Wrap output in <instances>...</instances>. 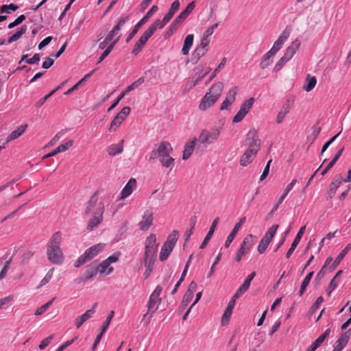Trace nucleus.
<instances>
[{
  "instance_id": "nucleus-1",
  "label": "nucleus",
  "mask_w": 351,
  "mask_h": 351,
  "mask_svg": "<svg viewBox=\"0 0 351 351\" xmlns=\"http://www.w3.org/2000/svg\"><path fill=\"white\" fill-rule=\"evenodd\" d=\"M104 210V204L99 202L98 192L96 191L90 197L84 211L86 215H90L86 225L87 230L91 231L102 222Z\"/></svg>"
},
{
  "instance_id": "nucleus-2",
  "label": "nucleus",
  "mask_w": 351,
  "mask_h": 351,
  "mask_svg": "<svg viewBox=\"0 0 351 351\" xmlns=\"http://www.w3.org/2000/svg\"><path fill=\"white\" fill-rule=\"evenodd\" d=\"M173 152L171 144L167 141H162L152 149L149 156V160L158 158L162 166L167 168H173L174 166V158L170 154Z\"/></svg>"
},
{
  "instance_id": "nucleus-3",
  "label": "nucleus",
  "mask_w": 351,
  "mask_h": 351,
  "mask_svg": "<svg viewBox=\"0 0 351 351\" xmlns=\"http://www.w3.org/2000/svg\"><path fill=\"white\" fill-rule=\"evenodd\" d=\"M62 240V233L56 232L51 236L49 241L47 255L48 260L53 264L59 265L64 261L63 252L60 247Z\"/></svg>"
},
{
  "instance_id": "nucleus-4",
  "label": "nucleus",
  "mask_w": 351,
  "mask_h": 351,
  "mask_svg": "<svg viewBox=\"0 0 351 351\" xmlns=\"http://www.w3.org/2000/svg\"><path fill=\"white\" fill-rule=\"evenodd\" d=\"M105 244L104 243H97L95 244L88 249H87L83 254H82L75 263V267H79L82 265L86 263V262L92 260L95 258L99 253L104 250L105 247Z\"/></svg>"
},
{
  "instance_id": "nucleus-5",
  "label": "nucleus",
  "mask_w": 351,
  "mask_h": 351,
  "mask_svg": "<svg viewBox=\"0 0 351 351\" xmlns=\"http://www.w3.org/2000/svg\"><path fill=\"white\" fill-rule=\"evenodd\" d=\"M221 131V128L202 130L198 137L199 143L204 145L213 144L218 140Z\"/></svg>"
},
{
  "instance_id": "nucleus-6",
  "label": "nucleus",
  "mask_w": 351,
  "mask_h": 351,
  "mask_svg": "<svg viewBox=\"0 0 351 351\" xmlns=\"http://www.w3.org/2000/svg\"><path fill=\"white\" fill-rule=\"evenodd\" d=\"M156 236L154 234L149 235L145 242V256L143 260L155 261L158 251Z\"/></svg>"
},
{
  "instance_id": "nucleus-7",
  "label": "nucleus",
  "mask_w": 351,
  "mask_h": 351,
  "mask_svg": "<svg viewBox=\"0 0 351 351\" xmlns=\"http://www.w3.org/2000/svg\"><path fill=\"white\" fill-rule=\"evenodd\" d=\"M162 288L158 285L152 293L150 295L148 302L147 304V312L144 315V317H146L148 313H151V317L153 314L156 311L158 308L159 304L161 302V298L160 297V293L162 292Z\"/></svg>"
},
{
  "instance_id": "nucleus-8",
  "label": "nucleus",
  "mask_w": 351,
  "mask_h": 351,
  "mask_svg": "<svg viewBox=\"0 0 351 351\" xmlns=\"http://www.w3.org/2000/svg\"><path fill=\"white\" fill-rule=\"evenodd\" d=\"M256 237L252 234H247L243 240L239 250L235 256V261L239 262L244 255H245L254 245Z\"/></svg>"
},
{
  "instance_id": "nucleus-9",
  "label": "nucleus",
  "mask_w": 351,
  "mask_h": 351,
  "mask_svg": "<svg viewBox=\"0 0 351 351\" xmlns=\"http://www.w3.org/2000/svg\"><path fill=\"white\" fill-rule=\"evenodd\" d=\"M254 103V99L250 97L247 100L245 101L240 106L239 112L232 118L233 123L241 122L245 115L248 113L250 110L252 108Z\"/></svg>"
},
{
  "instance_id": "nucleus-10",
  "label": "nucleus",
  "mask_w": 351,
  "mask_h": 351,
  "mask_svg": "<svg viewBox=\"0 0 351 351\" xmlns=\"http://www.w3.org/2000/svg\"><path fill=\"white\" fill-rule=\"evenodd\" d=\"M157 10L158 6L156 5H153L149 9V10L146 13V14L136 24L132 32L127 37L125 40L126 43H129L132 40L134 35L138 32L139 28L141 26H143Z\"/></svg>"
},
{
  "instance_id": "nucleus-11",
  "label": "nucleus",
  "mask_w": 351,
  "mask_h": 351,
  "mask_svg": "<svg viewBox=\"0 0 351 351\" xmlns=\"http://www.w3.org/2000/svg\"><path fill=\"white\" fill-rule=\"evenodd\" d=\"M130 112V108L125 106L122 108L121 112H119L114 118L112 121L110 123L109 131L114 132L123 123V121L126 119V117L129 115Z\"/></svg>"
},
{
  "instance_id": "nucleus-12",
  "label": "nucleus",
  "mask_w": 351,
  "mask_h": 351,
  "mask_svg": "<svg viewBox=\"0 0 351 351\" xmlns=\"http://www.w3.org/2000/svg\"><path fill=\"white\" fill-rule=\"evenodd\" d=\"M246 142L248 145V149H252L253 151L258 152L261 147V140L255 129H251L247 132L246 135Z\"/></svg>"
},
{
  "instance_id": "nucleus-13",
  "label": "nucleus",
  "mask_w": 351,
  "mask_h": 351,
  "mask_svg": "<svg viewBox=\"0 0 351 351\" xmlns=\"http://www.w3.org/2000/svg\"><path fill=\"white\" fill-rule=\"evenodd\" d=\"M291 32V29L287 27L280 34L278 38L274 43L271 49L269 50L273 54L276 53L282 48L283 44L287 40Z\"/></svg>"
},
{
  "instance_id": "nucleus-14",
  "label": "nucleus",
  "mask_w": 351,
  "mask_h": 351,
  "mask_svg": "<svg viewBox=\"0 0 351 351\" xmlns=\"http://www.w3.org/2000/svg\"><path fill=\"white\" fill-rule=\"evenodd\" d=\"M238 88L234 86L229 90L226 93V98L222 102L220 110H225L229 109L230 106L234 102L237 94Z\"/></svg>"
},
{
  "instance_id": "nucleus-15",
  "label": "nucleus",
  "mask_w": 351,
  "mask_h": 351,
  "mask_svg": "<svg viewBox=\"0 0 351 351\" xmlns=\"http://www.w3.org/2000/svg\"><path fill=\"white\" fill-rule=\"evenodd\" d=\"M153 213L150 210H146L142 216L141 221L138 223L139 228L143 231L147 230L153 224Z\"/></svg>"
},
{
  "instance_id": "nucleus-16",
  "label": "nucleus",
  "mask_w": 351,
  "mask_h": 351,
  "mask_svg": "<svg viewBox=\"0 0 351 351\" xmlns=\"http://www.w3.org/2000/svg\"><path fill=\"white\" fill-rule=\"evenodd\" d=\"M209 43L200 40V43L196 47L192 54V61L197 63L198 60L205 55Z\"/></svg>"
},
{
  "instance_id": "nucleus-17",
  "label": "nucleus",
  "mask_w": 351,
  "mask_h": 351,
  "mask_svg": "<svg viewBox=\"0 0 351 351\" xmlns=\"http://www.w3.org/2000/svg\"><path fill=\"white\" fill-rule=\"evenodd\" d=\"M136 186V181L134 178H130L124 188L122 189L120 196L119 197V200L125 199L129 195L132 194Z\"/></svg>"
},
{
  "instance_id": "nucleus-18",
  "label": "nucleus",
  "mask_w": 351,
  "mask_h": 351,
  "mask_svg": "<svg viewBox=\"0 0 351 351\" xmlns=\"http://www.w3.org/2000/svg\"><path fill=\"white\" fill-rule=\"evenodd\" d=\"M245 220H246V217H243L235 224L232 232L230 233V234L227 237V239L225 243V247L228 248L230 246V245L231 244L232 241L234 239L238 231L241 228L242 225L245 223Z\"/></svg>"
},
{
  "instance_id": "nucleus-19",
  "label": "nucleus",
  "mask_w": 351,
  "mask_h": 351,
  "mask_svg": "<svg viewBox=\"0 0 351 351\" xmlns=\"http://www.w3.org/2000/svg\"><path fill=\"white\" fill-rule=\"evenodd\" d=\"M256 276V273L252 272L245 280L244 282L240 286V287L237 289V292L234 293V298H240L244 293L247 291L250 286V283L252 280L254 279Z\"/></svg>"
},
{
  "instance_id": "nucleus-20",
  "label": "nucleus",
  "mask_w": 351,
  "mask_h": 351,
  "mask_svg": "<svg viewBox=\"0 0 351 351\" xmlns=\"http://www.w3.org/2000/svg\"><path fill=\"white\" fill-rule=\"evenodd\" d=\"M223 83L221 82H217L215 83L209 89V91L206 93L210 95L216 101L220 97L223 90Z\"/></svg>"
},
{
  "instance_id": "nucleus-21",
  "label": "nucleus",
  "mask_w": 351,
  "mask_h": 351,
  "mask_svg": "<svg viewBox=\"0 0 351 351\" xmlns=\"http://www.w3.org/2000/svg\"><path fill=\"white\" fill-rule=\"evenodd\" d=\"M305 230H306V226L301 227L300 229L299 230L296 237H295V239L291 245V247L289 249L288 252L286 254L287 258H289L290 256L293 253L294 250H295L298 245L299 244V243L301 240V238L305 232Z\"/></svg>"
},
{
  "instance_id": "nucleus-22",
  "label": "nucleus",
  "mask_w": 351,
  "mask_h": 351,
  "mask_svg": "<svg viewBox=\"0 0 351 351\" xmlns=\"http://www.w3.org/2000/svg\"><path fill=\"white\" fill-rule=\"evenodd\" d=\"M300 41L298 39L293 40L291 45L287 48L286 51L284 54V57L289 61L295 54L300 46Z\"/></svg>"
},
{
  "instance_id": "nucleus-23",
  "label": "nucleus",
  "mask_w": 351,
  "mask_h": 351,
  "mask_svg": "<svg viewBox=\"0 0 351 351\" xmlns=\"http://www.w3.org/2000/svg\"><path fill=\"white\" fill-rule=\"evenodd\" d=\"M342 177L340 175H337L333 178V180L329 186L328 191H327L328 198L331 199L335 194L336 191L339 188L340 184L342 182Z\"/></svg>"
},
{
  "instance_id": "nucleus-24",
  "label": "nucleus",
  "mask_w": 351,
  "mask_h": 351,
  "mask_svg": "<svg viewBox=\"0 0 351 351\" xmlns=\"http://www.w3.org/2000/svg\"><path fill=\"white\" fill-rule=\"evenodd\" d=\"M73 141L72 140H69L66 143L60 145L53 151L45 155L43 157V158L46 159V158L54 156L56 154H58V153L64 152L66 151L67 149H69L73 145Z\"/></svg>"
},
{
  "instance_id": "nucleus-25",
  "label": "nucleus",
  "mask_w": 351,
  "mask_h": 351,
  "mask_svg": "<svg viewBox=\"0 0 351 351\" xmlns=\"http://www.w3.org/2000/svg\"><path fill=\"white\" fill-rule=\"evenodd\" d=\"M257 152L253 151L252 149H247L242 155L240 160V165L243 167L247 166L254 159Z\"/></svg>"
},
{
  "instance_id": "nucleus-26",
  "label": "nucleus",
  "mask_w": 351,
  "mask_h": 351,
  "mask_svg": "<svg viewBox=\"0 0 351 351\" xmlns=\"http://www.w3.org/2000/svg\"><path fill=\"white\" fill-rule=\"evenodd\" d=\"M292 104L293 101L288 99L287 102L283 104L276 117V123L278 124H280L283 121L285 116L289 112Z\"/></svg>"
},
{
  "instance_id": "nucleus-27",
  "label": "nucleus",
  "mask_w": 351,
  "mask_h": 351,
  "mask_svg": "<svg viewBox=\"0 0 351 351\" xmlns=\"http://www.w3.org/2000/svg\"><path fill=\"white\" fill-rule=\"evenodd\" d=\"M216 101H217L210 95L206 93L201 99V101L199 104V109L202 111H204L210 108Z\"/></svg>"
},
{
  "instance_id": "nucleus-28",
  "label": "nucleus",
  "mask_w": 351,
  "mask_h": 351,
  "mask_svg": "<svg viewBox=\"0 0 351 351\" xmlns=\"http://www.w3.org/2000/svg\"><path fill=\"white\" fill-rule=\"evenodd\" d=\"M197 139L193 138L192 140L186 143L184 149L183 151L182 159L187 160L191 156L196 145Z\"/></svg>"
},
{
  "instance_id": "nucleus-29",
  "label": "nucleus",
  "mask_w": 351,
  "mask_h": 351,
  "mask_svg": "<svg viewBox=\"0 0 351 351\" xmlns=\"http://www.w3.org/2000/svg\"><path fill=\"white\" fill-rule=\"evenodd\" d=\"M219 217H216L213 220L212 225L209 229L208 232L207 233L204 241H202V244L200 245V247H199L200 249H204L206 246L208 241L213 237V233H214L215 228H216L217 224L219 223Z\"/></svg>"
},
{
  "instance_id": "nucleus-30",
  "label": "nucleus",
  "mask_w": 351,
  "mask_h": 351,
  "mask_svg": "<svg viewBox=\"0 0 351 351\" xmlns=\"http://www.w3.org/2000/svg\"><path fill=\"white\" fill-rule=\"evenodd\" d=\"M97 269L101 276H108L113 271V267L105 260L96 265Z\"/></svg>"
},
{
  "instance_id": "nucleus-31",
  "label": "nucleus",
  "mask_w": 351,
  "mask_h": 351,
  "mask_svg": "<svg viewBox=\"0 0 351 351\" xmlns=\"http://www.w3.org/2000/svg\"><path fill=\"white\" fill-rule=\"evenodd\" d=\"M27 128V124L20 125L16 130L12 131L7 137L5 143L15 140L20 137L25 131Z\"/></svg>"
},
{
  "instance_id": "nucleus-32",
  "label": "nucleus",
  "mask_w": 351,
  "mask_h": 351,
  "mask_svg": "<svg viewBox=\"0 0 351 351\" xmlns=\"http://www.w3.org/2000/svg\"><path fill=\"white\" fill-rule=\"evenodd\" d=\"M351 250V244H348L345 248L339 253V254L337 256L332 264L329 267V269L332 271L334 270L337 266L340 263V262L343 260L344 256L348 254V252Z\"/></svg>"
},
{
  "instance_id": "nucleus-33",
  "label": "nucleus",
  "mask_w": 351,
  "mask_h": 351,
  "mask_svg": "<svg viewBox=\"0 0 351 351\" xmlns=\"http://www.w3.org/2000/svg\"><path fill=\"white\" fill-rule=\"evenodd\" d=\"M123 143L124 140H121L120 143L117 144H112L107 148L108 154L111 156H115L116 154H120L123 150Z\"/></svg>"
},
{
  "instance_id": "nucleus-34",
  "label": "nucleus",
  "mask_w": 351,
  "mask_h": 351,
  "mask_svg": "<svg viewBox=\"0 0 351 351\" xmlns=\"http://www.w3.org/2000/svg\"><path fill=\"white\" fill-rule=\"evenodd\" d=\"M193 40H194V36L193 34H189L186 36L184 45L182 49V53L184 56H186L189 54V51L193 46Z\"/></svg>"
},
{
  "instance_id": "nucleus-35",
  "label": "nucleus",
  "mask_w": 351,
  "mask_h": 351,
  "mask_svg": "<svg viewBox=\"0 0 351 351\" xmlns=\"http://www.w3.org/2000/svg\"><path fill=\"white\" fill-rule=\"evenodd\" d=\"M121 37V35H119L116 38L114 39V40L110 44V45L106 49V50L103 52L101 56L99 57V60L97 63L101 62L112 51L113 47L114 45L117 43L119 38Z\"/></svg>"
},
{
  "instance_id": "nucleus-36",
  "label": "nucleus",
  "mask_w": 351,
  "mask_h": 351,
  "mask_svg": "<svg viewBox=\"0 0 351 351\" xmlns=\"http://www.w3.org/2000/svg\"><path fill=\"white\" fill-rule=\"evenodd\" d=\"M275 55L273 54L271 52H270L269 51H267L263 56V58H262V60L260 63V67L262 69H265L266 68H267L269 65L271 64L272 63V60H271V58L273 56H274Z\"/></svg>"
},
{
  "instance_id": "nucleus-37",
  "label": "nucleus",
  "mask_w": 351,
  "mask_h": 351,
  "mask_svg": "<svg viewBox=\"0 0 351 351\" xmlns=\"http://www.w3.org/2000/svg\"><path fill=\"white\" fill-rule=\"evenodd\" d=\"M66 83V81L63 82L60 85L58 86L56 88L52 90L49 93H48L47 95H45L44 97L39 99L36 104V107L39 108L42 106L45 102L51 97L52 96L57 90H58L60 88H61L64 84Z\"/></svg>"
},
{
  "instance_id": "nucleus-38",
  "label": "nucleus",
  "mask_w": 351,
  "mask_h": 351,
  "mask_svg": "<svg viewBox=\"0 0 351 351\" xmlns=\"http://www.w3.org/2000/svg\"><path fill=\"white\" fill-rule=\"evenodd\" d=\"M316 77L314 76H311L310 74H308L306 77V84H304L303 88L306 92H309L314 88V87L316 85Z\"/></svg>"
},
{
  "instance_id": "nucleus-39",
  "label": "nucleus",
  "mask_w": 351,
  "mask_h": 351,
  "mask_svg": "<svg viewBox=\"0 0 351 351\" xmlns=\"http://www.w3.org/2000/svg\"><path fill=\"white\" fill-rule=\"evenodd\" d=\"M173 249V247L164 243L160 250V255H159L160 261L162 262V261H165V260H167V258L169 257V256L170 255V254L171 253Z\"/></svg>"
},
{
  "instance_id": "nucleus-40",
  "label": "nucleus",
  "mask_w": 351,
  "mask_h": 351,
  "mask_svg": "<svg viewBox=\"0 0 351 351\" xmlns=\"http://www.w3.org/2000/svg\"><path fill=\"white\" fill-rule=\"evenodd\" d=\"M26 25H22L16 33L8 38L7 43L10 44L18 40L26 32Z\"/></svg>"
},
{
  "instance_id": "nucleus-41",
  "label": "nucleus",
  "mask_w": 351,
  "mask_h": 351,
  "mask_svg": "<svg viewBox=\"0 0 351 351\" xmlns=\"http://www.w3.org/2000/svg\"><path fill=\"white\" fill-rule=\"evenodd\" d=\"M203 65H199L195 69V73L191 78L196 82L197 84L206 75V73H203Z\"/></svg>"
},
{
  "instance_id": "nucleus-42",
  "label": "nucleus",
  "mask_w": 351,
  "mask_h": 351,
  "mask_svg": "<svg viewBox=\"0 0 351 351\" xmlns=\"http://www.w3.org/2000/svg\"><path fill=\"white\" fill-rule=\"evenodd\" d=\"M97 273H99V272H98V270L97 269L96 265L93 264V263L89 265L87 267L86 271H85V274H84L85 279L84 280H88L89 279L95 277Z\"/></svg>"
},
{
  "instance_id": "nucleus-43",
  "label": "nucleus",
  "mask_w": 351,
  "mask_h": 351,
  "mask_svg": "<svg viewBox=\"0 0 351 351\" xmlns=\"http://www.w3.org/2000/svg\"><path fill=\"white\" fill-rule=\"evenodd\" d=\"M218 27V23H215L212 26L208 27L203 33L201 38L202 41L210 43V36L213 34L214 30Z\"/></svg>"
},
{
  "instance_id": "nucleus-44",
  "label": "nucleus",
  "mask_w": 351,
  "mask_h": 351,
  "mask_svg": "<svg viewBox=\"0 0 351 351\" xmlns=\"http://www.w3.org/2000/svg\"><path fill=\"white\" fill-rule=\"evenodd\" d=\"M178 235L179 232L178 230H173L171 233L167 237V239L164 243L167 245H170L172 247H174L178 239Z\"/></svg>"
},
{
  "instance_id": "nucleus-45",
  "label": "nucleus",
  "mask_w": 351,
  "mask_h": 351,
  "mask_svg": "<svg viewBox=\"0 0 351 351\" xmlns=\"http://www.w3.org/2000/svg\"><path fill=\"white\" fill-rule=\"evenodd\" d=\"M157 28V26L154 23L152 24L151 26L143 34L141 38L147 42L154 34Z\"/></svg>"
},
{
  "instance_id": "nucleus-46",
  "label": "nucleus",
  "mask_w": 351,
  "mask_h": 351,
  "mask_svg": "<svg viewBox=\"0 0 351 351\" xmlns=\"http://www.w3.org/2000/svg\"><path fill=\"white\" fill-rule=\"evenodd\" d=\"M147 42L145 40H144L143 38H140L137 41L136 43H135L134 46V48L132 51V53L136 56L137 54L139 53V52L143 49V48L144 47L145 43Z\"/></svg>"
},
{
  "instance_id": "nucleus-47",
  "label": "nucleus",
  "mask_w": 351,
  "mask_h": 351,
  "mask_svg": "<svg viewBox=\"0 0 351 351\" xmlns=\"http://www.w3.org/2000/svg\"><path fill=\"white\" fill-rule=\"evenodd\" d=\"M173 14L168 12L162 19V21L157 20L154 23L157 26L158 28L162 29L173 17Z\"/></svg>"
},
{
  "instance_id": "nucleus-48",
  "label": "nucleus",
  "mask_w": 351,
  "mask_h": 351,
  "mask_svg": "<svg viewBox=\"0 0 351 351\" xmlns=\"http://www.w3.org/2000/svg\"><path fill=\"white\" fill-rule=\"evenodd\" d=\"M144 82H145L144 77H139L138 80H136L133 83H132L130 86H128L125 88V90L124 91H123V93H125V95L127 93L132 91V90L140 86Z\"/></svg>"
},
{
  "instance_id": "nucleus-49",
  "label": "nucleus",
  "mask_w": 351,
  "mask_h": 351,
  "mask_svg": "<svg viewBox=\"0 0 351 351\" xmlns=\"http://www.w3.org/2000/svg\"><path fill=\"white\" fill-rule=\"evenodd\" d=\"M270 242H271V241H269V239H267L263 237L261 239V240L260 241L259 244L258 245V247H257L258 252L260 254H263L266 251Z\"/></svg>"
},
{
  "instance_id": "nucleus-50",
  "label": "nucleus",
  "mask_w": 351,
  "mask_h": 351,
  "mask_svg": "<svg viewBox=\"0 0 351 351\" xmlns=\"http://www.w3.org/2000/svg\"><path fill=\"white\" fill-rule=\"evenodd\" d=\"M143 261H144L145 266L146 267V270L144 272V276H145V278H149V276H150V274L153 270L154 264L155 261H149V260H143Z\"/></svg>"
},
{
  "instance_id": "nucleus-51",
  "label": "nucleus",
  "mask_w": 351,
  "mask_h": 351,
  "mask_svg": "<svg viewBox=\"0 0 351 351\" xmlns=\"http://www.w3.org/2000/svg\"><path fill=\"white\" fill-rule=\"evenodd\" d=\"M232 311L233 310L230 309L229 308L226 307V308L222 315V317H221V324L223 326L226 325L229 322L230 318L232 313Z\"/></svg>"
},
{
  "instance_id": "nucleus-52",
  "label": "nucleus",
  "mask_w": 351,
  "mask_h": 351,
  "mask_svg": "<svg viewBox=\"0 0 351 351\" xmlns=\"http://www.w3.org/2000/svg\"><path fill=\"white\" fill-rule=\"evenodd\" d=\"M195 7V1H192L188 4L186 8L180 13L182 16H183L185 19H186L189 15L192 12Z\"/></svg>"
},
{
  "instance_id": "nucleus-53",
  "label": "nucleus",
  "mask_w": 351,
  "mask_h": 351,
  "mask_svg": "<svg viewBox=\"0 0 351 351\" xmlns=\"http://www.w3.org/2000/svg\"><path fill=\"white\" fill-rule=\"evenodd\" d=\"M278 228V225H274L272 226L268 230L267 232L265 233V234L264 235V237H265L266 239H269V241H271L274 236L275 235L277 230Z\"/></svg>"
},
{
  "instance_id": "nucleus-54",
  "label": "nucleus",
  "mask_w": 351,
  "mask_h": 351,
  "mask_svg": "<svg viewBox=\"0 0 351 351\" xmlns=\"http://www.w3.org/2000/svg\"><path fill=\"white\" fill-rule=\"evenodd\" d=\"M97 306V303H95L91 308L87 310L82 315L86 322L91 318L92 316L95 314Z\"/></svg>"
},
{
  "instance_id": "nucleus-55",
  "label": "nucleus",
  "mask_w": 351,
  "mask_h": 351,
  "mask_svg": "<svg viewBox=\"0 0 351 351\" xmlns=\"http://www.w3.org/2000/svg\"><path fill=\"white\" fill-rule=\"evenodd\" d=\"M53 271H54L53 268L50 269L48 271V272L47 273L45 276L40 281L39 287H43L44 285H45L51 280L52 276H53Z\"/></svg>"
},
{
  "instance_id": "nucleus-56",
  "label": "nucleus",
  "mask_w": 351,
  "mask_h": 351,
  "mask_svg": "<svg viewBox=\"0 0 351 351\" xmlns=\"http://www.w3.org/2000/svg\"><path fill=\"white\" fill-rule=\"evenodd\" d=\"M54 338V335H51L48 336L47 338L44 339L40 343L38 348L40 350H44L45 348H47L51 342V341Z\"/></svg>"
},
{
  "instance_id": "nucleus-57",
  "label": "nucleus",
  "mask_w": 351,
  "mask_h": 351,
  "mask_svg": "<svg viewBox=\"0 0 351 351\" xmlns=\"http://www.w3.org/2000/svg\"><path fill=\"white\" fill-rule=\"evenodd\" d=\"M18 8H19V7L13 3H10L9 5H3L1 7V13H9V10L14 12Z\"/></svg>"
},
{
  "instance_id": "nucleus-58",
  "label": "nucleus",
  "mask_w": 351,
  "mask_h": 351,
  "mask_svg": "<svg viewBox=\"0 0 351 351\" xmlns=\"http://www.w3.org/2000/svg\"><path fill=\"white\" fill-rule=\"evenodd\" d=\"M113 316H114V311H111L107 316L106 321L104 322V323L103 324V326H101V330H102V332H105L107 330Z\"/></svg>"
},
{
  "instance_id": "nucleus-59",
  "label": "nucleus",
  "mask_w": 351,
  "mask_h": 351,
  "mask_svg": "<svg viewBox=\"0 0 351 351\" xmlns=\"http://www.w3.org/2000/svg\"><path fill=\"white\" fill-rule=\"evenodd\" d=\"M25 19V16L24 14H21L19 16H18L12 23H10L8 27L9 29H12L14 27L20 25L23 21Z\"/></svg>"
},
{
  "instance_id": "nucleus-60",
  "label": "nucleus",
  "mask_w": 351,
  "mask_h": 351,
  "mask_svg": "<svg viewBox=\"0 0 351 351\" xmlns=\"http://www.w3.org/2000/svg\"><path fill=\"white\" fill-rule=\"evenodd\" d=\"M221 254H219L217 257L215 258V261L213 263V264L212 265L211 267H210V270L207 276V278H211V276L213 275V274L215 273V265H217L219 263V262L221 260Z\"/></svg>"
},
{
  "instance_id": "nucleus-61",
  "label": "nucleus",
  "mask_w": 351,
  "mask_h": 351,
  "mask_svg": "<svg viewBox=\"0 0 351 351\" xmlns=\"http://www.w3.org/2000/svg\"><path fill=\"white\" fill-rule=\"evenodd\" d=\"M288 62V60L282 56L276 64L274 66V71L278 72L280 70L282 69L283 66Z\"/></svg>"
},
{
  "instance_id": "nucleus-62",
  "label": "nucleus",
  "mask_w": 351,
  "mask_h": 351,
  "mask_svg": "<svg viewBox=\"0 0 351 351\" xmlns=\"http://www.w3.org/2000/svg\"><path fill=\"white\" fill-rule=\"evenodd\" d=\"M351 329H350L348 331L345 332L341 335V336L337 339L339 341L342 343L344 345H347L348 340L350 339Z\"/></svg>"
},
{
  "instance_id": "nucleus-63",
  "label": "nucleus",
  "mask_w": 351,
  "mask_h": 351,
  "mask_svg": "<svg viewBox=\"0 0 351 351\" xmlns=\"http://www.w3.org/2000/svg\"><path fill=\"white\" fill-rule=\"evenodd\" d=\"M121 255V252H114L111 256H108L106 259H105L107 263H108L110 265H111L113 263L117 262L119 260V258Z\"/></svg>"
},
{
  "instance_id": "nucleus-64",
  "label": "nucleus",
  "mask_w": 351,
  "mask_h": 351,
  "mask_svg": "<svg viewBox=\"0 0 351 351\" xmlns=\"http://www.w3.org/2000/svg\"><path fill=\"white\" fill-rule=\"evenodd\" d=\"M129 18H130L129 15L125 17L121 18L119 20L118 23L113 28H114L116 30L119 32L121 28L125 25L126 21H128Z\"/></svg>"
}]
</instances>
